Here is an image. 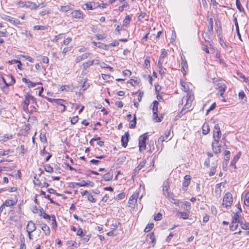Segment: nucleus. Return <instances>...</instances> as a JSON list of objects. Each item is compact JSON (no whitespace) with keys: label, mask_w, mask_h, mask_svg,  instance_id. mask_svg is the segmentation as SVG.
Listing matches in <instances>:
<instances>
[{"label":"nucleus","mask_w":249,"mask_h":249,"mask_svg":"<svg viewBox=\"0 0 249 249\" xmlns=\"http://www.w3.org/2000/svg\"><path fill=\"white\" fill-rule=\"evenodd\" d=\"M180 84L182 88V89L187 92L186 97H184L182 100V103L185 102L182 109L180 112V114L182 115H184L187 112L192 110V105L194 100V93L192 90H190V86L191 84L180 81Z\"/></svg>","instance_id":"1"},{"label":"nucleus","mask_w":249,"mask_h":249,"mask_svg":"<svg viewBox=\"0 0 249 249\" xmlns=\"http://www.w3.org/2000/svg\"><path fill=\"white\" fill-rule=\"evenodd\" d=\"M18 7L21 8H28L31 10H36L39 7V5H37L36 3L31 1H18L17 3Z\"/></svg>","instance_id":"2"},{"label":"nucleus","mask_w":249,"mask_h":249,"mask_svg":"<svg viewBox=\"0 0 249 249\" xmlns=\"http://www.w3.org/2000/svg\"><path fill=\"white\" fill-rule=\"evenodd\" d=\"M36 98H35L32 95L29 93H26L25 94L24 100L22 103V107L24 111L28 110V107L34 101Z\"/></svg>","instance_id":"3"},{"label":"nucleus","mask_w":249,"mask_h":249,"mask_svg":"<svg viewBox=\"0 0 249 249\" xmlns=\"http://www.w3.org/2000/svg\"><path fill=\"white\" fill-rule=\"evenodd\" d=\"M232 196L230 192H227L224 196L223 199L222 205L227 208L231 206L232 204Z\"/></svg>","instance_id":"4"},{"label":"nucleus","mask_w":249,"mask_h":249,"mask_svg":"<svg viewBox=\"0 0 249 249\" xmlns=\"http://www.w3.org/2000/svg\"><path fill=\"white\" fill-rule=\"evenodd\" d=\"M158 105L159 102L157 101H154L153 102V120L156 122H160L161 121V119L158 116Z\"/></svg>","instance_id":"5"},{"label":"nucleus","mask_w":249,"mask_h":249,"mask_svg":"<svg viewBox=\"0 0 249 249\" xmlns=\"http://www.w3.org/2000/svg\"><path fill=\"white\" fill-rule=\"evenodd\" d=\"M147 139V136L146 133L141 135L139 137V150L141 152H142L146 149V141Z\"/></svg>","instance_id":"6"},{"label":"nucleus","mask_w":249,"mask_h":249,"mask_svg":"<svg viewBox=\"0 0 249 249\" xmlns=\"http://www.w3.org/2000/svg\"><path fill=\"white\" fill-rule=\"evenodd\" d=\"M221 137L220 126L218 124H215L213 130V141L219 142Z\"/></svg>","instance_id":"7"},{"label":"nucleus","mask_w":249,"mask_h":249,"mask_svg":"<svg viewBox=\"0 0 249 249\" xmlns=\"http://www.w3.org/2000/svg\"><path fill=\"white\" fill-rule=\"evenodd\" d=\"M216 89L218 90L217 94L220 95L221 97H223V94L226 90V86L222 82L217 83L216 85Z\"/></svg>","instance_id":"8"},{"label":"nucleus","mask_w":249,"mask_h":249,"mask_svg":"<svg viewBox=\"0 0 249 249\" xmlns=\"http://www.w3.org/2000/svg\"><path fill=\"white\" fill-rule=\"evenodd\" d=\"M181 71L184 75L186 74V71L188 69L187 60L185 59V56L182 54L181 55Z\"/></svg>","instance_id":"9"},{"label":"nucleus","mask_w":249,"mask_h":249,"mask_svg":"<svg viewBox=\"0 0 249 249\" xmlns=\"http://www.w3.org/2000/svg\"><path fill=\"white\" fill-rule=\"evenodd\" d=\"M2 18L6 21L10 22L15 26H18L21 24L20 21L18 19L7 15H4L2 17Z\"/></svg>","instance_id":"10"},{"label":"nucleus","mask_w":249,"mask_h":249,"mask_svg":"<svg viewBox=\"0 0 249 249\" xmlns=\"http://www.w3.org/2000/svg\"><path fill=\"white\" fill-rule=\"evenodd\" d=\"M71 16L75 18L83 19L84 18L83 13L79 10H74L71 12Z\"/></svg>","instance_id":"11"},{"label":"nucleus","mask_w":249,"mask_h":249,"mask_svg":"<svg viewBox=\"0 0 249 249\" xmlns=\"http://www.w3.org/2000/svg\"><path fill=\"white\" fill-rule=\"evenodd\" d=\"M170 135L171 129L165 131L164 134L159 138L158 140V142L162 143L164 141H165L167 140H170L171 139V137L170 138H169Z\"/></svg>","instance_id":"12"},{"label":"nucleus","mask_w":249,"mask_h":249,"mask_svg":"<svg viewBox=\"0 0 249 249\" xmlns=\"http://www.w3.org/2000/svg\"><path fill=\"white\" fill-rule=\"evenodd\" d=\"M74 184L76 186L79 187H86V186H90L93 187L94 185V183L91 181H86L85 180H82L79 182H75Z\"/></svg>","instance_id":"13"},{"label":"nucleus","mask_w":249,"mask_h":249,"mask_svg":"<svg viewBox=\"0 0 249 249\" xmlns=\"http://www.w3.org/2000/svg\"><path fill=\"white\" fill-rule=\"evenodd\" d=\"M37 107L36 99L32 102V103L28 107V110L24 111L26 113H32L36 111V107Z\"/></svg>","instance_id":"14"},{"label":"nucleus","mask_w":249,"mask_h":249,"mask_svg":"<svg viewBox=\"0 0 249 249\" xmlns=\"http://www.w3.org/2000/svg\"><path fill=\"white\" fill-rule=\"evenodd\" d=\"M139 196L138 193H134L130 197L129 200V204L132 206H135L137 203V198Z\"/></svg>","instance_id":"15"},{"label":"nucleus","mask_w":249,"mask_h":249,"mask_svg":"<svg viewBox=\"0 0 249 249\" xmlns=\"http://www.w3.org/2000/svg\"><path fill=\"white\" fill-rule=\"evenodd\" d=\"M184 181L182 183V189L184 191L187 189V187L190 183L191 177L189 175H186L184 177Z\"/></svg>","instance_id":"16"},{"label":"nucleus","mask_w":249,"mask_h":249,"mask_svg":"<svg viewBox=\"0 0 249 249\" xmlns=\"http://www.w3.org/2000/svg\"><path fill=\"white\" fill-rule=\"evenodd\" d=\"M36 230V226L32 221L28 222L26 226V231L27 232H32Z\"/></svg>","instance_id":"17"},{"label":"nucleus","mask_w":249,"mask_h":249,"mask_svg":"<svg viewBox=\"0 0 249 249\" xmlns=\"http://www.w3.org/2000/svg\"><path fill=\"white\" fill-rule=\"evenodd\" d=\"M169 185L168 183V182L164 183V184L163 185V188H162L163 193L166 197L170 198L171 195L169 191Z\"/></svg>","instance_id":"18"},{"label":"nucleus","mask_w":249,"mask_h":249,"mask_svg":"<svg viewBox=\"0 0 249 249\" xmlns=\"http://www.w3.org/2000/svg\"><path fill=\"white\" fill-rule=\"evenodd\" d=\"M7 77L11 79V81L8 83L6 82L5 79L3 76H1L0 77L2 79L3 83L5 84V87H9V86H11L15 83V78L12 75H8Z\"/></svg>","instance_id":"19"},{"label":"nucleus","mask_w":249,"mask_h":249,"mask_svg":"<svg viewBox=\"0 0 249 249\" xmlns=\"http://www.w3.org/2000/svg\"><path fill=\"white\" fill-rule=\"evenodd\" d=\"M7 77L11 79V81L8 83L6 82L5 79L3 76H1L0 77L2 79L3 83L5 84V87H9V86H11L15 83V78L12 75H8Z\"/></svg>","instance_id":"20"},{"label":"nucleus","mask_w":249,"mask_h":249,"mask_svg":"<svg viewBox=\"0 0 249 249\" xmlns=\"http://www.w3.org/2000/svg\"><path fill=\"white\" fill-rule=\"evenodd\" d=\"M7 77L11 79V81L8 83L6 82L5 79L3 76H1L0 77L2 79L3 83L5 84V87H9V86H11L15 83V78L12 75H8Z\"/></svg>","instance_id":"21"},{"label":"nucleus","mask_w":249,"mask_h":249,"mask_svg":"<svg viewBox=\"0 0 249 249\" xmlns=\"http://www.w3.org/2000/svg\"><path fill=\"white\" fill-rule=\"evenodd\" d=\"M129 134L128 132H126L125 134L122 137L121 141L122 145L125 147L127 145L128 142Z\"/></svg>","instance_id":"22"},{"label":"nucleus","mask_w":249,"mask_h":249,"mask_svg":"<svg viewBox=\"0 0 249 249\" xmlns=\"http://www.w3.org/2000/svg\"><path fill=\"white\" fill-rule=\"evenodd\" d=\"M219 142L213 141L212 142V146L213 152L215 154H219L221 152V146H215V144H218Z\"/></svg>","instance_id":"23"},{"label":"nucleus","mask_w":249,"mask_h":249,"mask_svg":"<svg viewBox=\"0 0 249 249\" xmlns=\"http://www.w3.org/2000/svg\"><path fill=\"white\" fill-rule=\"evenodd\" d=\"M22 80V81L24 82V83L29 84L28 87L29 88H34V87H36L37 85H39V84L41 85L42 84V83L40 82L33 83L25 77H23Z\"/></svg>","instance_id":"24"},{"label":"nucleus","mask_w":249,"mask_h":249,"mask_svg":"<svg viewBox=\"0 0 249 249\" xmlns=\"http://www.w3.org/2000/svg\"><path fill=\"white\" fill-rule=\"evenodd\" d=\"M167 52L165 50L162 51L158 63L159 64L160 66L161 64H163L164 62V58L167 56Z\"/></svg>","instance_id":"25"},{"label":"nucleus","mask_w":249,"mask_h":249,"mask_svg":"<svg viewBox=\"0 0 249 249\" xmlns=\"http://www.w3.org/2000/svg\"><path fill=\"white\" fill-rule=\"evenodd\" d=\"M90 55H91V53H85L84 54H82V55L77 57L75 59V61L76 63H79L81 61L88 58V57H89V56Z\"/></svg>","instance_id":"26"},{"label":"nucleus","mask_w":249,"mask_h":249,"mask_svg":"<svg viewBox=\"0 0 249 249\" xmlns=\"http://www.w3.org/2000/svg\"><path fill=\"white\" fill-rule=\"evenodd\" d=\"M113 173L112 171H109L104 175L102 177L103 179L105 181H110L112 179Z\"/></svg>","instance_id":"27"},{"label":"nucleus","mask_w":249,"mask_h":249,"mask_svg":"<svg viewBox=\"0 0 249 249\" xmlns=\"http://www.w3.org/2000/svg\"><path fill=\"white\" fill-rule=\"evenodd\" d=\"M41 228L42 230L43 231L44 234L46 236H48L50 235V228L46 224H41Z\"/></svg>","instance_id":"28"},{"label":"nucleus","mask_w":249,"mask_h":249,"mask_svg":"<svg viewBox=\"0 0 249 249\" xmlns=\"http://www.w3.org/2000/svg\"><path fill=\"white\" fill-rule=\"evenodd\" d=\"M94 63V60L88 61L86 62H84L82 64V67L84 70H86L90 66H92Z\"/></svg>","instance_id":"29"},{"label":"nucleus","mask_w":249,"mask_h":249,"mask_svg":"<svg viewBox=\"0 0 249 249\" xmlns=\"http://www.w3.org/2000/svg\"><path fill=\"white\" fill-rule=\"evenodd\" d=\"M202 133L204 135H207L210 131V126L207 123H205L202 127Z\"/></svg>","instance_id":"30"},{"label":"nucleus","mask_w":249,"mask_h":249,"mask_svg":"<svg viewBox=\"0 0 249 249\" xmlns=\"http://www.w3.org/2000/svg\"><path fill=\"white\" fill-rule=\"evenodd\" d=\"M17 203L16 201L12 199H7L3 203V205L6 207H10L15 205Z\"/></svg>","instance_id":"31"},{"label":"nucleus","mask_w":249,"mask_h":249,"mask_svg":"<svg viewBox=\"0 0 249 249\" xmlns=\"http://www.w3.org/2000/svg\"><path fill=\"white\" fill-rule=\"evenodd\" d=\"M241 155V153L240 152H238L236 155H235L233 158L232 159L231 161V165L232 166H235L236 163L237 162L238 160L239 159L240 156Z\"/></svg>","instance_id":"32"},{"label":"nucleus","mask_w":249,"mask_h":249,"mask_svg":"<svg viewBox=\"0 0 249 249\" xmlns=\"http://www.w3.org/2000/svg\"><path fill=\"white\" fill-rule=\"evenodd\" d=\"M146 163V161L145 160H142L140 162L139 165L135 169V172L138 173L140 170H141L143 167H144Z\"/></svg>","instance_id":"33"},{"label":"nucleus","mask_w":249,"mask_h":249,"mask_svg":"<svg viewBox=\"0 0 249 249\" xmlns=\"http://www.w3.org/2000/svg\"><path fill=\"white\" fill-rule=\"evenodd\" d=\"M86 81L85 79L82 80L81 81L80 84H81L82 85L81 88L80 89V90L84 91L89 87V84H86Z\"/></svg>","instance_id":"34"},{"label":"nucleus","mask_w":249,"mask_h":249,"mask_svg":"<svg viewBox=\"0 0 249 249\" xmlns=\"http://www.w3.org/2000/svg\"><path fill=\"white\" fill-rule=\"evenodd\" d=\"M71 6L69 5H67L65 6H61L59 9V10L63 12L66 13L71 10Z\"/></svg>","instance_id":"35"},{"label":"nucleus","mask_w":249,"mask_h":249,"mask_svg":"<svg viewBox=\"0 0 249 249\" xmlns=\"http://www.w3.org/2000/svg\"><path fill=\"white\" fill-rule=\"evenodd\" d=\"M150 240V242L155 244L156 243V239L155 235L153 232L150 233L149 235H147V240Z\"/></svg>","instance_id":"36"},{"label":"nucleus","mask_w":249,"mask_h":249,"mask_svg":"<svg viewBox=\"0 0 249 249\" xmlns=\"http://www.w3.org/2000/svg\"><path fill=\"white\" fill-rule=\"evenodd\" d=\"M136 124V116L135 114L133 117V119L132 121H130L129 127L130 128H134Z\"/></svg>","instance_id":"37"},{"label":"nucleus","mask_w":249,"mask_h":249,"mask_svg":"<svg viewBox=\"0 0 249 249\" xmlns=\"http://www.w3.org/2000/svg\"><path fill=\"white\" fill-rule=\"evenodd\" d=\"M188 215V214L186 212H180L178 213V216L183 219H187Z\"/></svg>","instance_id":"38"},{"label":"nucleus","mask_w":249,"mask_h":249,"mask_svg":"<svg viewBox=\"0 0 249 249\" xmlns=\"http://www.w3.org/2000/svg\"><path fill=\"white\" fill-rule=\"evenodd\" d=\"M1 140L3 141H6L8 140L12 139L13 136L11 134H6L1 137Z\"/></svg>","instance_id":"39"},{"label":"nucleus","mask_w":249,"mask_h":249,"mask_svg":"<svg viewBox=\"0 0 249 249\" xmlns=\"http://www.w3.org/2000/svg\"><path fill=\"white\" fill-rule=\"evenodd\" d=\"M50 221H52V228L55 229L57 228V223L55 217L54 215H52Z\"/></svg>","instance_id":"40"},{"label":"nucleus","mask_w":249,"mask_h":249,"mask_svg":"<svg viewBox=\"0 0 249 249\" xmlns=\"http://www.w3.org/2000/svg\"><path fill=\"white\" fill-rule=\"evenodd\" d=\"M157 66L159 69V72L160 74L161 75H164L165 73V71H166V69H163L162 68V64H161L160 66L159 64L158 63Z\"/></svg>","instance_id":"41"},{"label":"nucleus","mask_w":249,"mask_h":249,"mask_svg":"<svg viewBox=\"0 0 249 249\" xmlns=\"http://www.w3.org/2000/svg\"><path fill=\"white\" fill-rule=\"evenodd\" d=\"M131 17L129 16H126L123 20V26H127L129 24Z\"/></svg>","instance_id":"42"},{"label":"nucleus","mask_w":249,"mask_h":249,"mask_svg":"<svg viewBox=\"0 0 249 249\" xmlns=\"http://www.w3.org/2000/svg\"><path fill=\"white\" fill-rule=\"evenodd\" d=\"M44 170L46 172L51 173L53 172V169L49 164H46L44 166Z\"/></svg>","instance_id":"43"},{"label":"nucleus","mask_w":249,"mask_h":249,"mask_svg":"<svg viewBox=\"0 0 249 249\" xmlns=\"http://www.w3.org/2000/svg\"><path fill=\"white\" fill-rule=\"evenodd\" d=\"M244 204L247 206H249V192H247L245 195Z\"/></svg>","instance_id":"44"},{"label":"nucleus","mask_w":249,"mask_h":249,"mask_svg":"<svg viewBox=\"0 0 249 249\" xmlns=\"http://www.w3.org/2000/svg\"><path fill=\"white\" fill-rule=\"evenodd\" d=\"M40 216L43 217L44 219L51 220L52 216L45 213L43 211H40Z\"/></svg>","instance_id":"45"},{"label":"nucleus","mask_w":249,"mask_h":249,"mask_svg":"<svg viewBox=\"0 0 249 249\" xmlns=\"http://www.w3.org/2000/svg\"><path fill=\"white\" fill-rule=\"evenodd\" d=\"M92 43L93 44L94 46L97 47L106 49L105 48L106 47V45L103 43H101L100 42L96 43L95 42H93Z\"/></svg>","instance_id":"46"},{"label":"nucleus","mask_w":249,"mask_h":249,"mask_svg":"<svg viewBox=\"0 0 249 249\" xmlns=\"http://www.w3.org/2000/svg\"><path fill=\"white\" fill-rule=\"evenodd\" d=\"M53 100L54 103L62 106L64 105L63 103L65 102L64 100L60 99H53Z\"/></svg>","instance_id":"47"},{"label":"nucleus","mask_w":249,"mask_h":249,"mask_svg":"<svg viewBox=\"0 0 249 249\" xmlns=\"http://www.w3.org/2000/svg\"><path fill=\"white\" fill-rule=\"evenodd\" d=\"M241 228L244 230H249V223L248 222H241Z\"/></svg>","instance_id":"48"},{"label":"nucleus","mask_w":249,"mask_h":249,"mask_svg":"<svg viewBox=\"0 0 249 249\" xmlns=\"http://www.w3.org/2000/svg\"><path fill=\"white\" fill-rule=\"evenodd\" d=\"M40 139L42 142H47V138L44 133H41L40 134Z\"/></svg>","instance_id":"49"},{"label":"nucleus","mask_w":249,"mask_h":249,"mask_svg":"<svg viewBox=\"0 0 249 249\" xmlns=\"http://www.w3.org/2000/svg\"><path fill=\"white\" fill-rule=\"evenodd\" d=\"M233 219L232 221H234V222H235V224H236L237 223L241 224V222H242L240 220L239 215L237 213H236L234 214Z\"/></svg>","instance_id":"50"},{"label":"nucleus","mask_w":249,"mask_h":249,"mask_svg":"<svg viewBox=\"0 0 249 249\" xmlns=\"http://www.w3.org/2000/svg\"><path fill=\"white\" fill-rule=\"evenodd\" d=\"M46 29V27L44 26L36 25L34 27V30H45Z\"/></svg>","instance_id":"51"},{"label":"nucleus","mask_w":249,"mask_h":249,"mask_svg":"<svg viewBox=\"0 0 249 249\" xmlns=\"http://www.w3.org/2000/svg\"><path fill=\"white\" fill-rule=\"evenodd\" d=\"M88 200L92 203H95L96 201V200L95 198H94L93 196L90 194H88Z\"/></svg>","instance_id":"52"},{"label":"nucleus","mask_w":249,"mask_h":249,"mask_svg":"<svg viewBox=\"0 0 249 249\" xmlns=\"http://www.w3.org/2000/svg\"><path fill=\"white\" fill-rule=\"evenodd\" d=\"M150 59L149 57H146V58L144 60V65L145 66V68L147 69L150 68Z\"/></svg>","instance_id":"53"},{"label":"nucleus","mask_w":249,"mask_h":249,"mask_svg":"<svg viewBox=\"0 0 249 249\" xmlns=\"http://www.w3.org/2000/svg\"><path fill=\"white\" fill-rule=\"evenodd\" d=\"M125 195L124 193H120L117 195L115 197V199L117 200H120L124 198Z\"/></svg>","instance_id":"54"},{"label":"nucleus","mask_w":249,"mask_h":249,"mask_svg":"<svg viewBox=\"0 0 249 249\" xmlns=\"http://www.w3.org/2000/svg\"><path fill=\"white\" fill-rule=\"evenodd\" d=\"M79 118L77 116H73L71 118V124H75L78 121Z\"/></svg>","instance_id":"55"},{"label":"nucleus","mask_w":249,"mask_h":249,"mask_svg":"<svg viewBox=\"0 0 249 249\" xmlns=\"http://www.w3.org/2000/svg\"><path fill=\"white\" fill-rule=\"evenodd\" d=\"M154 227V224L151 223L150 224H148L144 229L145 232H148L151 229H152Z\"/></svg>","instance_id":"56"},{"label":"nucleus","mask_w":249,"mask_h":249,"mask_svg":"<svg viewBox=\"0 0 249 249\" xmlns=\"http://www.w3.org/2000/svg\"><path fill=\"white\" fill-rule=\"evenodd\" d=\"M71 37H67L63 41V45H68L71 42Z\"/></svg>","instance_id":"57"},{"label":"nucleus","mask_w":249,"mask_h":249,"mask_svg":"<svg viewBox=\"0 0 249 249\" xmlns=\"http://www.w3.org/2000/svg\"><path fill=\"white\" fill-rule=\"evenodd\" d=\"M215 169H216L215 166L211 167V171L209 173V176L212 177V176H213L215 174Z\"/></svg>","instance_id":"58"},{"label":"nucleus","mask_w":249,"mask_h":249,"mask_svg":"<svg viewBox=\"0 0 249 249\" xmlns=\"http://www.w3.org/2000/svg\"><path fill=\"white\" fill-rule=\"evenodd\" d=\"M161 218H162V214L160 213L156 214L154 217V220L156 221L160 220V219H161Z\"/></svg>","instance_id":"59"},{"label":"nucleus","mask_w":249,"mask_h":249,"mask_svg":"<svg viewBox=\"0 0 249 249\" xmlns=\"http://www.w3.org/2000/svg\"><path fill=\"white\" fill-rule=\"evenodd\" d=\"M63 34H59L58 35L55 36L53 39H52V41L55 42L57 41L59 39L62 37Z\"/></svg>","instance_id":"60"},{"label":"nucleus","mask_w":249,"mask_h":249,"mask_svg":"<svg viewBox=\"0 0 249 249\" xmlns=\"http://www.w3.org/2000/svg\"><path fill=\"white\" fill-rule=\"evenodd\" d=\"M21 57L24 58L25 59L28 60V61L33 63L34 62V59L29 56L27 55H21Z\"/></svg>","instance_id":"61"},{"label":"nucleus","mask_w":249,"mask_h":249,"mask_svg":"<svg viewBox=\"0 0 249 249\" xmlns=\"http://www.w3.org/2000/svg\"><path fill=\"white\" fill-rule=\"evenodd\" d=\"M85 5L86 6V8L89 9L93 10L94 8L93 7L92 2L86 3Z\"/></svg>","instance_id":"62"},{"label":"nucleus","mask_w":249,"mask_h":249,"mask_svg":"<svg viewBox=\"0 0 249 249\" xmlns=\"http://www.w3.org/2000/svg\"><path fill=\"white\" fill-rule=\"evenodd\" d=\"M123 73L125 76H130L131 74V72L128 70H124Z\"/></svg>","instance_id":"63"},{"label":"nucleus","mask_w":249,"mask_h":249,"mask_svg":"<svg viewBox=\"0 0 249 249\" xmlns=\"http://www.w3.org/2000/svg\"><path fill=\"white\" fill-rule=\"evenodd\" d=\"M128 5L127 3L125 2L123 5L120 6L119 7V10L121 11V12L123 11L125 7H127Z\"/></svg>","instance_id":"64"}]
</instances>
